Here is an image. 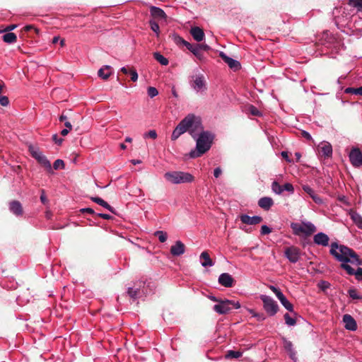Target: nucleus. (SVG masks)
Returning <instances> with one entry per match:
<instances>
[{
    "label": "nucleus",
    "instance_id": "nucleus-2",
    "mask_svg": "<svg viewBox=\"0 0 362 362\" xmlns=\"http://www.w3.org/2000/svg\"><path fill=\"white\" fill-rule=\"evenodd\" d=\"M196 148L189 152V157L192 158L200 157L207 152L212 144L214 135L209 132H202L195 139Z\"/></svg>",
    "mask_w": 362,
    "mask_h": 362
},
{
    "label": "nucleus",
    "instance_id": "nucleus-52",
    "mask_svg": "<svg viewBox=\"0 0 362 362\" xmlns=\"http://www.w3.org/2000/svg\"><path fill=\"white\" fill-rule=\"evenodd\" d=\"M129 74L131 76V79L132 81L135 82L138 80V74L135 69H131L129 70Z\"/></svg>",
    "mask_w": 362,
    "mask_h": 362
},
{
    "label": "nucleus",
    "instance_id": "nucleus-23",
    "mask_svg": "<svg viewBox=\"0 0 362 362\" xmlns=\"http://www.w3.org/2000/svg\"><path fill=\"white\" fill-rule=\"evenodd\" d=\"M303 189L313 199V200L317 204H322L323 200L316 193L314 189L308 185H303Z\"/></svg>",
    "mask_w": 362,
    "mask_h": 362
},
{
    "label": "nucleus",
    "instance_id": "nucleus-24",
    "mask_svg": "<svg viewBox=\"0 0 362 362\" xmlns=\"http://www.w3.org/2000/svg\"><path fill=\"white\" fill-rule=\"evenodd\" d=\"M190 34L197 42H202L204 39V33L199 27H193L190 30Z\"/></svg>",
    "mask_w": 362,
    "mask_h": 362
},
{
    "label": "nucleus",
    "instance_id": "nucleus-56",
    "mask_svg": "<svg viewBox=\"0 0 362 362\" xmlns=\"http://www.w3.org/2000/svg\"><path fill=\"white\" fill-rule=\"evenodd\" d=\"M53 141L58 145H61L63 139L62 138H59L57 134H54L52 136Z\"/></svg>",
    "mask_w": 362,
    "mask_h": 362
},
{
    "label": "nucleus",
    "instance_id": "nucleus-28",
    "mask_svg": "<svg viewBox=\"0 0 362 362\" xmlns=\"http://www.w3.org/2000/svg\"><path fill=\"white\" fill-rule=\"evenodd\" d=\"M90 199L93 202L99 204L100 206L104 207L105 209H107L110 212L115 214V210H114L113 207H112L107 202L104 201L103 199L98 197H93L90 198Z\"/></svg>",
    "mask_w": 362,
    "mask_h": 362
},
{
    "label": "nucleus",
    "instance_id": "nucleus-39",
    "mask_svg": "<svg viewBox=\"0 0 362 362\" xmlns=\"http://www.w3.org/2000/svg\"><path fill=\"white\" fill-rule=\"evenodd\" d=\"M281 305L289 312H293V305L284 297L281 301Z\"/></svg>",
    "mask_w": 362,
    "mask_h": 362
},
{
    "label": "nucleus",
    "instance_id": "nucleus-40",
    "mask_svg": "<svg viewBox=\"0 0 362 362\" xmlns=\"http://www.w3.org/2000/svg\"><path fill=\"white\" fill-rule=\"evenodd\" d=\"M281 305L289 312H293V305L284 297L281 301Z\"/></svg>",
    "mask_w": 362,
    "mask_h": 362
},
{
    "label": "nucleus",
    "instance_id": "nucleus-19",
    "mask_svg": "<svg viewBox=\"0 0 362 362\" xmlns=\"http://www.w3.org/2000/svg\"><path fill=\"white\" fill-rule=\"evenodd\" d=\"M185 252V246L180 240L175 242L170 247V253L173 256H180Z\"/></svg>",
    "mask_w": 362,
    "mask_h": 362
},
{
    "label": "nucleus",
    "instance_id": "nucleus-1",
    "mask_svg": "<svg viewBox=\"0 0 362 362\" xmlns=\"http://www.w3.org/2000/svg\"><path fill=\"white\" fill-rule=\"evenodd\" d=\"M329 253L337 261L341 262V266L347 263H351L355 266H359L362 264L361 260L354 250L337 243H332Z\"/></svg>",
    "mask_w": 362,
    "mask_h": 362
},
{
    "label": "nucleus",
    "instance_id": "nucleus-9",
    "mask_svg": "<svg viewBox=\"0 0 362 362\" xmlns=\"http://www.w3.org/2000/svg\"><path fill=\"white\" fill-rule=\"evenodd\" d=\"M284 255L290 262L296 263L300 258V250L297 247L291 246L286 248Z\"/></svg>",
    "mask_w": 362,
    "mask_h": 362
},
{
    "label": "nucleus",
    "instance_id": "nucleus-18",
    "mask_svg": "<svg viewBox=\"0 0 362 362\" xmlns=\"http://www.w3.org/2000/svg\"><path fill=\"white\" fill-rule=\"evenodd\" d=\"M343 322L344 323V327L350 331H355L357 329V324L354 317L346 314L343 316Z\"/></svg>",
    "mask_w": 362,
    "mask_h": 362
},
{
    "label": "nucleus",
    "instance_id": "nucleus-35",
    "mask_svg": "<svg viewBox=\"0 0 362 362\" xmlns=\"http://www.w3.org/2000/svg\"><path fill=\"white\" fill-rule=\"evenodd\" d=\"M243 353L238 351L230 350L226 355V358H238L242 356Z\"/></svg>",
    "mask_w": 362,
    "mask_h": 362
},
{
    "label": "nucleus",
    "instance_id": "nucleus-60",
    "mask_svg": "<svg viewBox=\"0 0 362 362\" xmlns=\"http://www.w3.org/2000/svg\"><path fill=\"white\" fill-rule=\"evenodd\" d=\"M222 173V170L220 168H216L214 170V175L216 178H218Z\"/></svg>",
    "mask_w": 362,
    "mask_h": 362
},
{
    "label": "nucleus",
    "instance_id": "nucleus-64",
    "mask_svg": "<svg viewBox=\"0 0 362 362\" xmlns=\"http://www.w3.org/2000/svg\"><path fill=\"white\" fill-rule=\"evenodd\" d=\"M40 200L41 202L43 203V204H46L47 202V197L45 195V193H44V191L42 190V193L40 196Z\"/></svg>",
    "mask_w": 362,
    "mask_h": 362
},
{
    "label": "nucleus",
    "instance_id": "nucleus-20",
    "mask_svg": "<svg viewBox=\"0 0 362 362\" xmlns=\"http://www.w3.org/2000/svg\"><path fill=\"white\" fill-rule=\"evenodd\" d=\"M182 44L199 60H202L204 59V55L202 52L199 51L197 44L192 45L184 40H182Z\"/></svg>",
    "mask_w": 362,
    "mask_h": 362
},
{
    "label": "nucleus",
    "instance_id": "nucleus-49",
    "mask_svg": "<svg viewBox=\"0 0 362 362\" xmlns=\"http://www.w3.org/2000/svg\"><path fill=\"white\" fill-rule=\"evenodd\" d=\"M249 112H250L251 115H255V116H259V115H261L260 112L257 110V107H255L253 105H250L249 107Z\"/></svg>",
    "mask_w": 362,
    "mask_h": 362
},
{
    "label": "nucleus",
    "instance_id": "nucleus-41",
    "mask_svg": "<svg viewBox=\"0 0 362 362\" xmlns=\"http://www.w3.org/2000/svg\"><path fill=\"white\" fill-rule=\"evenodd\" d=\"M345 93L362 95V86L357 88H347L345 90Z\"/></svg>",
    "mask_w": 362,
    "mask_h": 362
},
{
    "label": "nucleus",
    "instance_id": "nucleus-37",
    "mask_svg": "<svg viewBox=\"0 0 362 362\" xmlns=\"http://www.w3.org/2000/svg\"><path fill=\"white\" fill-rule=\"evenodd\" d=\"M272 189L276 194H281L283 192V187L276 181H274L272 184Z\"/></svg>",
    "mask_w": 362,
    "mask_h": 362
},
{
    "label": "nucleus",
    "instance_id": "nucleus-45",
    "mask_svg": "<svg viewBox=\"0 0 362 362\" xmlns=\"http://www.w3.org/2000/svg\"><path fill=\"white\" fill-rule=\"evenodd\" d=\"M53 167L55 170L63 169L64 168V163L61 159H57L54 161Z\"/></svg>",
    "mask_w": 362,
    "mask_h": 362
},
{
    "label": "nucleus",
    "instance_id": "nucleus-33",
    "mask_svg": "<svg viewBox=\"0 0 362 362\" xmlns=\"http://www.w3.org/2000/svg\"><path fill=\"white\" fill-rule=\"evenodd\" d=\"M153 57L161 65L166 66L168 64L169 62L167 58H165L164 56H163L160 52H154Z\"/></svg>",
    "mask_w": 362,
    "mask_h": 362
},
{
    "label": "nucleus",
    "instance_id": "nucleus-8",
    "mask_svg": "<svg viewBox=\"0 0 362 362\" xmlns=\"http://www.w3.org/2000/svg\"><path fill=\"white\" fill-rule=\"evenodd\" d=\"M29 150L32 156L35 158L42 165H43L48 172H52L50 162L37 148H35L33 146H30Z\"/></svg>",
    "mask_w": 362,
    "mask_h": 362
},
{
    "label": "nucleus",
    "instance_id": "nucleus-12",
    "mask_svg": "<svg viewBox=\"0 0 362 362\" xmlns=\"http://www.w3.org/2000/svg\"><path fill=\"white\" fill-rule=\"evenodd\" d=\"M188 122V119H183L181 120V122L177 124L172 133V140L175 141L182 134L187 132L185 125Z\"/></svg>",
    "mask_w": 362,
    "mask_h": 362
},
{
    "label": "nucleus",
    "instance_id": "nucleus-3",
    "mask_svg": "<svg viewBox=\"0 0 362 362\" xmlns=\"http://www.w3.org/2000/svg\"><path fill=\"white\" fill-rule=\"evenodd\" d=\"M167 181L172 184L190 183L193 182L194 177L189 173L182 171L167 172L164 175Z\"/></svg>",
    "mask_w": 362,
    "mask_h": 362
},
{
    "label": "nucleus",
    "instance_id": "nucleus-14",
    "mask_svg": "<svg viewBox=\"0 0 362 362\" xmlns=\"http://www.w3.org/2000/svg\"><path fill=\"white\" fill-rule=\"evenodd\" d=\"M317 151L322 156L329 157L332 154V146L329 142L322 141L318 145Z\"/></svg>",
    "mask_w": 362,
    "mask_h": 362
},
{
    "label": "nucleus",
    "instance_id": "nucleus-47",
    "mask_svg": "<svg viewBox=\"0 0 362 362\" xmlns=\"http://www.w3.org/2000/svg\"><path fill=\"white\" fill-rule=\"evenodd\" d=\"M147 93L149 97L153 98L158 94V90L154 87H148L147 90Z\"/></svg>",
    "mask_w": 362,
    "mask_h": 362
},
{
    "label": "nucleus",
    "instance_id": "nucleus-32",
    "mask_svg": "<svg viewBox=\"0 0 362 362\" xmlns=\"http://www.w3.org/2000/svg\"><path fill=\"white\" fill-rule=\"evenodd\" d=\"M3 40L6 43H13L16 41L17 37L13 33H7L3 35Z\"/></svg>",
    "mask_w": 362,
    "mask_h": 362
},
{
    "label": "nucleus",
    "instance_id": "nucleus-15",
    "mask_svg": "<svg viewBox=\"0 0 362 362\" xmlns=\"http://www.w3.org/2000/svg\"><path fill=\"white\" fill-rule=\"evenodd\" d=\"M218 281L219 284L226 288L232 287L235 282L234 279L228 273L221 274L219 276Z\"/></svg>",
    "mask_w": 362,
    "mask_h": 362
},
{
    "label": "nucleus",
    "instance_id": "nucleus-22",
    "mask_svg": "<svg viewBox=\"0 0 362 362\" xmlns=\"http://www.w3.org/2000/svg\"><path fill=\"white\" fill-rule=\"evenodd\" d=\"M9 209L11 213L17 216L23 215V210L21 204L18 201H12L9 203Z\"/></svg>",
    "mask_w": 362,
    "mask_h": 362
},
{
    "label": "nucleus",
    "instance_id": "nucleus-31",
    "mask_svg": "<svg viewBox=\"0 0 362 362\" xmlns=\"http://www.w3.org/2000/svg\"><path fill=\"white\" fill-rule=\"evenodd\" d=\"M351 218L354 223L361 229H362V216L356 213L352 212L351 214Z\"/></svg>",
    "mask_w": 362,
    "mask_h": 362
},
{
    "label": "nucleus",
    "instance_id": "nucleus-59",
    "mask_svg": "<svg viewBox=\"0 0 362 362\" xmlns=\"http://www.w3.org/2000/svg\"><path fill=\"white\" fill-rule=\"evenodd\" d=\"M290 358L293 360V362H297V357H296V353L295 350H293L290 352H288Z\"/></svg>",
    "mask_w": 362,
    "mask_h": 362
},
{
    "label": "nucleus",
    "instance_id": "nucleus-16",
    "mask_svg": "<svg viewBox=\"0 0 362 362\" xmlns=\"http://www.w3.org/2000/svg\"><path fill=\"white\" fill-rule=\"evenodd\" d=\"M313 241L317 245L327 247L329 245V238L325 233L320 232L314 235Z\"/></svg>",
    "mask_w": 362,
    "mask_h": 362
},
{
    "label": "nucleus",
    "instance_id": "nucleus-43",
    "mask_svg": "<svg viewBox=\"0 0 362 362\" xmlns=\"http://www.w3.org/2000/svg\"><path fill=\"white\" fill-rule=\"evenodd\" d=\"M283 341H284V347L288 353L294 350L293 348V344L291 341L287 340L285 338H283Z\"/></svg>",
    "mask_w": 362,
    "mask_h": 362
},
{
    "label": "nucleus",
    "instance_id": "nucleus-25",
    "mask_svg": "<svg viewBox=\"0 0 362 362\" xmlns=\"http://www.w3.org/2000/svg\"><path fill=\"white\" fill-rule=\"evenodd\" d=\"M132 288H134L136 293H137L138 298H141L148 294L147 289L145 286V283L139 282L136 284Z\"/></svg>",
    "mask_w": 362,
    "mask_h": 362
},
{
    "label": "nucleus",
    "instance_id": "nucleus-26",
    "mask_svg": "<svg viewBox=\"0 0 362 362\" xmlns=\"http://www.w3.org/2000/svg\"><path fill=\"white\" fill-rule=\"evenodd\" d=\"M199 257L201 259V264L204 267H212L214 264L206 251L202 252Z\"/></svg>",
    "mask_w": 362,
    "mask_h": 362
},
{
    "label": "nucleus",
    "instance_id": "nucleus-34",
    "mask_svg": "<svg viewBox=\"0 0 362 362\" xmlns=\"http://www.w3.org/2000/svg\"><path fill=\"white\" fill-rule=\"evenodd\" d=\"M270 290L276 295V298L281 301L284 297H286L281 290L273 285L269 286Z\"/></svg>",
    "mask_w": 362,
    "mask_h": 362
},
{
    "label": "nucleus",
    "instance_id": "nucleus-57",
    "mask_svg": "<svg viewBox=\"0 0 362 362\" xmlns=\"http://www.w3.org/2000/svg\"><path fill=\"white\" fill-rule=\"evenodd\" d=\"M97 216L105 220H110L112 218V216L107 214L98 213Z\"/></svg>",
    "mask_w": 362,
    "mask_h": 362
},
{
    "label": "nucleus",
    "instance_id": "nucleus-53",
    "mask_svg": "<svg viewBox=\"0 0 362 362\" xmlns=\"http://www.w3.org/2000/svg\"><path fill=\"white\" fill-rule=\"evenodd\" d=\"M271 232H272V229L269 226H267L266 225L262 226V227H261V234L262 235H267V234H269Z\"/></svg>",
    "mask_w": 362,
    "mask_h": 362
},
{
    "label": "nucleus",
    "instance_id": "nucleus-7",
    "mask_svg": "<svg viewBox=\"0 0 362 362\" xmlns=\"http://www.w3.org/2000/svg\"><path fill=\"white\" fill-rule=\"evenodd\" d=\"M260 299L263 303V308L269 316H274L279 310L277 303L270 296L261 295Z\"/></svg>",
    "mask_w": 362,
    "mask_h": 362
},
{
    "label": "nucleus",
    "instance_id": "nucleus-36",
    "mask_svg": "<svg viewBox=\"0 0 362 362\" xmlns=\"http://www.w3.org/2000/svg\"><path fill=\"white\" fill-rule=\"evenodd\" d=\"M349 6L356 8L358 11L362 12V0H349Z\"/></svg>",
    "mask_w": 362,
    "mask_h": 362
},
{
    "label": "nucleus",
    "instance_id": "nucleus-62",
    "mask_svg": "<svg viewBox=\"0 0 362 362\" xmlns=\"http://www.w3.org/2000/svg\"><path fill=\"white\" fill-rule=\"evenodd\" d=\"M209 298L214 302H216L217 303H218L219 301L222 300L221 298H216L214 296H209Z\"/></svg>",
    "mask_w": 362,
    "mask_h": 362
},
{
    "label": "nucleus",
    "instance_id": "nucleus-50",
    "mask_svg": "<svg viewBox=\"0 0 362 362\" xmlns=\"http://www.w3.org/2000/svg\"><path fill=\"white\" fill-rule=\"evenodd\" d=\"M150 25H151V30L153 32H155L156 33H157V35H158V32H159V25H158V24L156 22H155V21H150Z\"/></svg>",
    "mask_w": 362,
    "mask_h": 362
},
{
    "label": "nucleus",
    "instance_id": "nucleus-4",
    "mask_svg": "<svg viewBox=\"0 0 362 362\" xmlns=\"http://www.w3.org/2000/svg\"><path fill=\"white\" fill-rule=\"evenodd\" d=\"M291 228L293 230V234L296 235H304L305 236H310L317 230L313 223L307 221H302L300 223H291Z\"/></svg>",
    "mask_w": 362,
    "mask_h": 362
},
{
    "label": "nucleus",
    "instance_id": "nucleus-11",
    "mask_svg": "<svg viewBox=\"0 0 362 362\" xmlns=\"http://www.w3.org/2000/svg\"><path fill=\"white\" fill-rule=\"evenodd\" d=\"M192 87L196 92L206 90V81L204 79V76L202 74L193 76Z\"/></svg>",
    "mask_w": 362,
    "mask_h": 362
},
{
    "label": "nucleus",
    "instance_id": "nucleus-17",
    "mask_svg": "<svg viewBox=\"0 0 362 362\" xmlns=\"http://www.w3.org/2000/svg\"><path fill=\"white\" fill-rule=\"evenodd\" d=\"M240 219L242 223L247 225H257L262 222V218L259 216H250L247 214H242L240 216Z\"/></svg>",
    "mask_w": 362,
    "mask_h": 362
},
{
    "label": "nucleus",
    "instance_id": "nucleus-27",
    "mask_svg": "<svg viewBox=\"0 0 362 362\" xmlns=\"http://www.w3.org/2000/svg\"><path fill=\"white\" fill-rule=\"evenodd\" d=\"M258 204L262 209L269 210L274 204V202L271 197H264L259 199Z\"/></svg>",
    "mask_w": 362,
    "mask_h": 362
},
{
    "label": "nucleus",
    "instance_id": "nucleus-44",
    "mask_svg": "<svg viewBox=\"0 0 362 362\" xmlns=\"http://www.w3.org/2000/svg\"><path fill=\"white\" fill-rule=\"evenodd\" d=\"M348 293L350 296V298H351L352 299H362V296H359L358 293H357V291L355 288H350L349 291H348Z\"/></svg>",
    "mask_w": 362,
    "mask_h": 362
},
{
    "label": "nucleus",
    "instance_id": "nucleus-13",
    "mask_svg": "<svg viewBox=\"0 0 362 362\" xmlns=\"http://www.w3.org/2000/svg\"><path fill=\"white\" fill-rule=\"evenodd\" d=\"M219 56L224 61V62L228 64V66L233 71H235L240 69L241 65L238 61L233 59V58H231L230 57H228L223 52H220Z\"/></svg>",
    "mask_w": 362,
    "mask_h": 362
},
{
    "label": "nucleus",
    "instance_id": "nucleus-29",
    "mask_svg": "<svg viewBox=\"0 0 362 362\" xmlns=\"http://www.w3.org/2000/svg\"><path fill=\"white\" fill-rule=\"evenodd\" d=\"M151 14L153 17L158 19H165V13L160 8L156 6L151 7Z\"/></svg>",
    "mask_w": 362,
    "mask_h": 362
},
{
    "label": "nucleus",
    "instance_id": "nucleus-51",
    "mask_svg": "<svg viewBox=\"0 0 362 362\" xmlns=\"http://www.w3.org/2000/svg\"><path fill=\"white\" fill-rule=\"evenodd\" d=\"M127 293L131 298L134 300L138 299L137 293H136L135 291L134 290V288L129 287L127 290Z\"/></svg>",
    "mask_w": 362,
    "mask_h": 362
},
{
    "label": "nucleus",
    "instance_id": "nucleus-61",
    "mask_svg": "<svg viewBox=\"0 0 362 362\" xmlns=\"http://www.w3.org/2000/svg\"><path fill=\"white\" fill-rule=\"evenodd\" d=\"M302 136H303L305 139H308V140H311V139H312V136H311V135L310 134V133H308V132H306V131H303V132H302Z\"/></svg>",
    "mask_w": 362,
    "mask_h": 362
},
{
    "label": "nucleus",
    "instance_id": "nucleus-48",
    "mask_svg": "<svg viewBox=\"0 0 362 362\" xmlns=\"http://www.w3.org/2000/svg\"><path fill=\"white\" fill-rule=\"evenodd\" d=\"M282 187H283V192L287 191V192H290L291 194H293L294 192L293 186L291 183H286L284 185H282Z\"/></svg>",
    "mask_w": 362,
    "mask_h": 362
},
{
    "label": "nucleus",
    "instance_id": "nucleus-10",
    "mask_svg": "<svg viewBox=\"0 0 362 362\" xmlns=\"http://www.w3.org/2000/svg\"><path fill=\"white\" fill-rule=\"evenodd\" d=\"M349 156L350 162L354 166L360 167L362 165V153L359 148H352Z\"/></svg>",
    "mask_w": 362,
    "mask_h": 362
},
{
    "label": "nucleus",
    "instance_id": "nucleus-38",
    "mask_svg": "<svg viewBox=\"0 0 362 362\" xmlns=\"http://www.w3.org/2000/svg\"><path fill=\"white\" fill-rule=\"evenodd\" d=\"M154 235L158 238L160 243H164L167 240L168 235L164 231L157 230L155 232Z\"/></svg>",
    "mask_w": 362,
    "mask_h": 362
},
{
    "label": "nucleus",
    "instance_id": "nucleus-21",
    "mask_svg": "<svg viewBox=\"0 0 362 362\" xmlns=\"http://www.w3.org/2000/svg\"><path fill=\"white\" fill-rule=\"evenodd\" d=\"M341 268L346 270L349 275H355L358 280L362 281V268L358 267L355 270L348 264H344L341 265Z\"/></svg>",
    "mask_w": 362,
    "mask_h": 362
},
{
    "label": "nucleus",
    "instance_id": "nucleus-63",
    "mask_svg": "<svg viewBox=\"0 0 362 362\" xmlns=\"http://www.w3.org/2000/svg\"><path fill=\"white\" fill-rule=\"evenodd\" d=\"M254 317H257L259 321L264 320L263 314L254 313Z\"/></svg>",
    "mask_w": 362,
    "mask_h": 362
},
{
    "label": "nucleus",
    "instance_id": "nucleus-54",
    "mask_svg": "<svg viewBox=\"0 0 362 362\" xmlns=\"http://www.w3.org/2000/svg\"><path fill=\"white\" fill-rule=\"evenodd\" d=\"M9 103L8 98L6 96L0 97V104L2 106H7Z\"/></svg>",
    "mask_w": 362,
    "mask_h": 362
},
{
    "label": "nucleus",
    "instance_id": "nucleus-30",
    "mask_svg": "<svg viewBox=\"0 0 362 362\" xmlns=\"http://www.w3.org/2000/svg\"><path fill=\"white\" fill-rule=\"evenodd\" d=\"M111 66L105 65L98 70V76L103 79H107L111 75Z\"/></svg>",
    "mask_w": 362,
    "mask_h": 362
},
{
    "label": "nucleus",
    "instance_id": "nucleus-55",
    "mask_svg": "<svg viewBox=\"0 0 362 362\" xmlns=\"http://www.w3.org/2000/svg\"><path fill=\"white\" fill-rule=\"evenodd\" d=\"M197 47L201 52L202 50L208 51L210 49V47L206 44H197Z\"/></svg>",
    "mask_w": 362,
    "mask_h": 362
},
{
    "label": "nucleus",
    "instance_id": "nucleus-42",
    "mask_svg": "<svg viewBox=\"0 0 362 362\" xmlns=\"http://www.w3.org/2000/svg\"><path fill=\"white\" fill-rule=\"evenodd\" d=\"M285 322L288 326H294L296 324V320L295 318L290 316L288 313H286L284 315Z\"/></svg>",
    "mask_w": 362,
    "mask_h": 362
},
{
    "label": "nucleus",
    "instance_id": "nucleus-58",
    "mask_svg": "<svg viewBox=\"0 0 362 362\" xmlns=\"http://www.w3.org/2000/svg\"><path fill=\"white\" fill-rule=\"evenodd\" d=\"M80 211L83 214H84V213H88L90 214H95L93 209H91V208H83Z\"/></svg>",
    "mask_w": 362,
    "mask_h": 362
},
{
    "label": "nucleus",
    "instance_id": "nucleus-6",
    "mask_svg": "<svg viewBox=\"0 0 362 362\" xmlns=\"http://www.w3.org/2000/svg\"><path fill=\"white\" fill-rule=\"evenodd\" d=\"M240 304L238 301L228 299H222L218 303L214 305L213 310L219 315H225L230 312L233 308L238 309Z\"/></svg>",
    "mask_w": 362,
    "mask_h": 362
},
{
    "label": "nucleus",
    "instance_id": "nucleus-46",
    "mask_svg": "<svg viewBox=\"0 0 362 362\" xmlns=\"http://www.w3.org/2000/svg\"><path fill=\"white\" fill-rule=\"evenodd\" d=\"M144 138H151L153 139H156L157 138V133L156 130H150L144 134Z\"/></svg>",
    "mask_w": 362,
    "mask_h": 362
},
{
    "label": "nucleus",
    "instance_id": "nucleus-5",
    "mask_svg": "<svg viewBox=\"0 0 362 362\" xmlns=\"http://www.w3.org/2000/svg\"><path fill=\"white\" fill-rule=\"evenodd\" d=\"M184 119H188L189 122L185 125L186 130L194 139L198 136L201 132H204L201 120L199 117L189 114Z\"/></svg>",
    "mask_w": 362,
    "mask_h": 362
}]
</instances>
